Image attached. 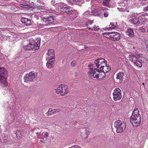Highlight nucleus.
<instances>
[{"label": "nucleus", "mask_w": 148, "mask_h": 148, "mask_svg": "<svg viewBox=\"0 0 148 148\" xmlns=\"http://www.w3.org/2000/svg\"><path fill=\"white\" fill-rule=\"evenodd\" d=\"M131 21L133 24H136L140 23V21L138 17L135 16V14H134L132 17Z\"/></svg>", "instance_id": "nucleus-17"}, {"label": "nucleus", "mask_w": 148, "mask_h": 148, "mask_svg": "<svg viewBox=\"0 0 148 148\" xmlns=\"http://www.w3.org/2000/svg\"><path fill=\"white\" fill-rule=\"evenodd\" d=\"M47 60H48L46 63L47 66L49 69H51L53 67L54 64L53 61H54V59H49Z\"/></svg>", "instance_id": "nucleus-18"}, {"label": "nucleus", "mask_w": 148, "mask_h": 148, "mask_svg": "<svg viewBox=\"0 0 148 148\" xmlns=\"http://www.w3.org/2000/svg\"><path fill=\"white\" fill-rule=\"evenodd\" d=\"M21 22L25 24L26 25L29 26L31 24V21L30 20L27 18H22L21 20Z\"/></svg>", "instance_id": "nucleus-19"}, {"label": "nucleus", "mask_w": 148, "mask_h": 148, "mask_svg": "<svg viewBox=\"0 0 148 148\" xmlns=\"http://www.w3.org/2000/svg\"><path fill=\"white\" fill-rule=\"evenodd\" d=\"M88 69L89 71L88 72V77L92 79L96 78L97 79H98L99 77L98 73L99 69L96 68L94 69L92 68H88Z\"/></svg>", "instance_id": "nucleus-6"}, {"label": "nucleus", "mask_w": 148, "mask_h": 148, "mask_svg": "<svg viewBox=\"0 0 148 148\" xmlns=\"http://www.w3.org/2000/svg\"><path fill=\"white\" fill-rule=\"evenodd\" d=\"M112 33V32H105L103 33V36L110 40V38H111L110 35H111Z\"/></svg>", "instance_id": "nucleus-27"}, {"label": "nucleus", "mask_w": 148, "mask_h": 148, "mask_svg": "<svg viewBox=\"0 0 148 148\" xmlns=\"http://www.w3.org/2000/svg\"><path fill=\"white\" fill-rule=\"evenodd\" d=\"M144 83H143L142 84L143 85H144Z\"/></svg>", "instance_id": "nucleus-54"}, {"label": "nucleus", "mask_w": 148, "mask_h": 148, "mask_svg": "<svg viewBox=\"0 0 148 148\" xmlns=\"http://www.w3.org/2000/svg\"><path fill=\"white\" fill-rule=\"evenodd\" d=\"M88 67H89V68H91V67H93V64L91 63L89 64L88 65Z\"/></svg>", "instance_id": "nucleus-48"}, {"label": "nucleus", "mask_w": 148, "mask_h": 148, "mask_svg": "<svg viewBox=\"0 0 148 148\" xmlns=\"http://www.w3.org/2000/svg\"><path fill=\"white\" fill-rule=\"evenodd\" d=\"M126 1H125L120 3L119 7L118 8V9L119 11H125L126 8Z\"/></svg>", "instance_id": "nucleus-15"}, {"label": "nucleus", "mask_w": 148, "mask_h": 148, "mask_svg": "<svg viewBox=\"0 0 148 148\" xmlns=\"http://www.w3.org/2000/svg\"><path fill=\"white\" fill-rule=\"evenodd\" d=\"M2 58L0 56V58Z\"/></svg>", "instance_id": "nucleus-53"}, {"label": "nucleus", "mask_w": 148, "mask_h": 148, "mask_svg": "<svg viewBox=\"0 0 148 148\" xmlns=\"http://www.w3.org/2000/svg\"><path fill=\"white\" fill-rule=\"evenodd\" d=\"M43 23L46 25H50L53 23L54 19L53 17L51 16H46L43 17L42 19Z\"/></svg>", "instance_id": "nucleus-12"}, {"label": "nucleus", "mask_w": 148, "mask_h": 148, "mask_svg": "<svg viewBox=\"0 0 148 148\" xmlns=\"http://www.w3.org/2000/svg\"><path fill=\"white\" fill-rule=\"evenodd\" d=\"M129 60L132 61L134 64L137 66V64L138 63L137 56H136L132 55H130L129 56Z\"/></svg>", "instance_id": "nucleus-16"}, {"label": "nucleus", "mask_w": 148, "mask_h": 148, "mask_svg": "<svg viewBox=\"0 0 148 148\" xmlns=\"http://www.w3.org/2000/svg\"><path fill=\"white\" fill-rule=\"evenodd\" d=\"M34 1L38 5L40 6H42L43 3H42V2L40 0H34Z\"/></svg>", "instance_id": "nucleus-32"}, {"label": "nucleus", "mask_w": 148, "mask_h": 148, "mask_svg": "<svg viewBox=\"0 0 148 148\" xmlns=\"http://www.w3.org/2000/svg\"><path fill=\"white\" fill-rule=\"evenodd\" d=\"M54 59L55 53H54V50L51 49H49L48 50L47 56L46 58V59Z\"/></svg>", "instance_id": "nucleus-14"}, {"label": "nucleus", "mask_w": 148, "mask_h": 148, "mask_svg": "<svg viewBox=\"0 0 148 148\" xmlns=\"http://www.w3.org/2000/svg\"><path fill=\"white\" fill-rule=\"evenodd\" d=\"M76 64V63L74 61L71 63V65L72 66H74Z\"/></svg>", "instance_id": "nucleus-43"}, {"label": "nucleus", "mask_w": 148, "mask_h": 148, "mask_svg": "<svg viewBox=\"0 0 148 148\" xmlns=\"http://www.w3.org/2000/svg\"><path fill=\"white\" fill-rule=\"evenodd\" d=\"M97 27H98V26L97 27L96 25H95L94 27H88V28L90 30L95 31H98L99 30L100 28Z\"/></svg>", "instance_id": "nucleus-31"}, {"label": "nucleus", "mask_w": 148, "mask_h": 148, "mask_svg": "<svg viewBox=\"0 0 148 148\" xmlns=\"http://www.w3.org/2000/svg\"><path fill=\"white\" fill-rule=\"evenodd\" d=\"M68 148H82L81 147L78 145H74L71 147Z\"/></svg>", "instance_id": "nucleus-38"}, {"label": "nucleus", "mask_w": 148, "mask_h": 148, "mask_svg": "<svg viewBox=\"0 0 148 148\" xmlns=\"http://www.w3.org/2000/svg\"><path fill=\"white\" fill-rule=\"evenodd\" d=\"M45 25H45V23L43 24H40L38 25V27L40 28H42L44 27Z\"/></svg>", "instance_id": "nucleus-42"}, {"label": "nucleus", "mask_w": 148, "mask_h": 148, "mask_svg": "<svg viewBox=\"0 0 148 148\" xmlns=\"http://www.w3.org/2000/svg\"><path fill=\"white\" fill-rule=\"evenodd\" d=\"M97 60L99 61L100 62H101L103 64H104V65L106 64L107 62L103 58H100L97 59Z\"/></svg>", "instance_id": "nucleus-33"}, {"label": "nucleus", "mask_w": 148, "mask_h": 148, "mask_svg": "<svg viewBox=\"0 0 148 148\" xmlns=\"http://www.w3.org/2000/svg\"><path fill=\"white\" fill-rule=\"evenodd\" d=\"M145 31V29L144 28H143L142 29L143 32H144Z\"/></svg>", "instance_id": "nucleus-51"}, {"label": "nucleus", "mask_w": 148, "mask_h": 148, "mask_svg": "<svg viewBox=\"0 0 148 148\" xmlns=\"http://www.w3.org/2000/svg\"><path fill=\"white\" fill-rule=\"evenodd\" d=\"M147 32H148V30H147Z\"/></svg>", "instance_id": "nucleus-57"}, {"label": "nucleus", "mask_w": 148, "mask_h": 148, "mask_svg": "<svg viewBox=\"0 0 148 148\" xmlns=\"http://www.w3.org/2000/svg\"><path fill=\"white\" fill-rule=\"evenodd\" d=\"M51 3L52 5H53V6H54V7H55L56 8V6L55 4H58V3H56V2L54 0H52L51 2Z\"/></svg>", "instance_id": "nucleus-40"}, {"label": "nucleus", "mask_w": 148, "mask_h": 148, "mask_svg": "<svg viewBox=\"0 0 148 148\" xmlns=\"http://www.w3.org/2000/svg\"><path fill=\"white\" fill-rule=\"evenodd\" d=\"M127 34L130 36L133 37L134 35V33L132 29H128L127 32Z\"/></svg>", "instance_id": "nucleus-26"}, {"label": "nucleus", "mask_w": 148, "mask_h": 148, "mask_svg": "<svg viewBox=\"0 0 148 148\" xmlns=\"http://www.w3.org/2000/svg\"><path fill=\"white\" fill-rule=\"evenodd\" d=\"M56 92L59 95L63 96L69 92V89L67 86L61 84L55 89Z\"/></svg>", "instance_id": "nucleus-4"}, {"label": "nucleus", "mask_w": 148, "mask_h": 148, "mask_svg": "<svg viewBox=\"0 0 148 148\" xmlns=\"http://www.w3.org/2000/svg\"><path fill=\"white\" fill-rule=\"evenodd\" d=\"M51 110H52L51 109H50V108L48 110V111L46 114V115L47 116H49L51 115Z\"/></svg>", "instance_id": "nucleus-37"}, {"label": "nucleus", "mask_w": 148, "mask_h": 148, "mask_svg": "<svg viewBox=\"0 0 148 148\" xmlns=\"http://www.w3.org/2000/svg\"><path fill=\"white\" fill-rule=\"evenodd\" d=\"M95 64H96V65L97 67L98 68H100L101 65H102V64H102V63L100 62L98 60H97V59L95 61Z\"/></svg>", "instance_id": "nucleus-29"}, {"label": "nucleus", "mask_w": 148, "mask_h": 148, "mask_svg": "<svg viewBox=\"0 0 148 148\" xmlns=\"http://www.w3.org/2000/svg\"><path fill=\"white\" fill-rule=\"evenodd\" d=\"M66 13L68 14H76L77 13V11L75 10H70L69 8L68 10H66Z\"/></svg>", "instance_id": "nucleus-22"}, {"label": "nucleus", "mask_w": 148, "mask_h": 148, "mask_svg": "<svg viewBox=\"0 0 148 148\" xmlns=\"http://www.w3.org/2000/svg\"><path fill=\"white\" fill-rule=\"evenodd\" d=\"M105 66L103 65H101L100 67V71L102 72L103 74V76L102 78H104L106 75V73L109 72L111 69V68L108 66L107 64H106Z\"/></svg>", "instance_id": "nucleus-10"}, {"label": "nucleus", "mask_w": 148, "mask_h": 148, "mask_svg": "<svg viewBox=\"0 0 148 148\" xmlns=\"http://www.w3.org/2000/svg\"><path fill=\"white\" fill-rule=\"evenodd\" d=\"M37 134H39V133L38 132L37 133Z\"/></svg>", "instance_id": "nucleus-56"}, {"label": "nucleus", "mask_w": 148, "mask_h": 148, "mask_svg": "<svg viewBox=\"0 0 148 148\" xmlns=\"http://www.w3.org/2000/svg\"><path fill=\"white\" fill-rule=\"evenodd\" d=\"M141 117L139 111L137 108L134 110L132 116L130 117V121L132 125L135 127L140 125Z\"/></svg>", "instance_id": "nucleus-1"}, {"label": "nucleus", "mask_w": 148, "mask_h": 148, "mask_svg": "<svg viewBox=\"0 0 148 148\" xmlns=\"http://www.w3.org/2000/svg\"><path fill=\"white\" fill-rule=\"evenodd\" d=\"M40 38H38L36 40V42L34 40H32L30 42L31 49L33 51H36L39 49L40 45Z\"/></svg>", "instance_id": "nucleus-7"}, {"label": "nucleus", "mask_w": 148, "mask_h": 148, "mask_svg": "<svg viewBox=\"0 0 148 148\" xmlns=\"http://www.w3.org/2000/svg\"><path fill=\"white\" fill-rule=\"evenodd\" d=\"M42 134V136H43V138H44L45 137V138H46L49 136V134L48 133L46 132H43Z\"/></svg>", "instance_id": "nucleus-36"}, {"label": "nucleus", "mask_w": 148, "mask_h": 148, "mask_svg": "<svg viewBox=\"0 0 148 148\" xmlns=\"http://www.w3.org/2000/svg\"><path fill=\"white\" fill-rule=\"evenodd\" d=\"M85 131H86V136L85 138L86 139V138H88V136L89 135V134H90L89 130V129L88 128H86V129Z\"/></svg>", "instance_id": "nucleus-35"}, {"label": "nucleus", "mask_w": 148, "mask_h": 148, "mask_svg": "<svg viewBox=\"0 0 148 148\" xmlns=\"http://www.w3.org/2000/svg\"><path fill=\"white\" fill-rule=\"evenodd\" d=\"M93 20H92V21H91L90 22H88V24H89L91 25L93 23Z\"/></svg>", "instance_id": "nucleus-50"}, {"label": "nucleus", "mask_w": 148, "mask_h": 148, "mask_svg": "<svg viewBox=\"0 0 148 148\" xmlns=\"http://www.w3.org/2000/svg\"><path fill=\"white\" fill-rule=\"evenodd\" d=\"M146 13V16L147 17H145V18L146 21H148V14L147 13Z\"/></svg>", "instance_id": "nucleus-46"}, {"label": "nucleus", "mask_w": 148, "mask_h": 148, "mask_svg": "<svg viewBox=\"0 0 148 148\" xmlns=\"http://www.w3.org/2000/svg\"><path fill=\"white\" fill-rule=\"evenodd\" d=\"M103 5H104L108 6V2L107 0H105L103 2Z\"/></svg>", "instance_id": "nucleus-39"}, {"label": "nucleus", "mask_w": 148, "mask_h": 148, "mask_svg": "<svg viewBox=\"0 0 148 148\" xmlns=\"http://www.w3.org/2000/svg\"><path fill=\"white\" fill-rule=\"evenodd\" d=\"M37 74L32 71L29 73L26 74L24 77V82L26 83H29L33 81L37 77Z\"/></svg>", "instance_id": "nucleus-5"}, {"label": "nucleus", "mask_w": 148, "mask_h": 148, "mask_svg": "<svg viewBox=\"0 0 148 148\" xmlns=\"http://www.w3.org/2000/svg\"><path fill=\"white\" fill-rule=\"evenodd\" d=\"M108 15V13L107 12H105L104 14V16L105 17H107Z\"/></svg>", "instance_id": "nucleus-45"}, {"label": "nucleus", "mask_w": 148, "mask_h": 148, "mask_svg": "<svg viewBox=\"0 0 148 148\" xmlns=\"http://www.w3.org/2000/svg\"><path fill=\"white\" fill-rule=\"evenodd\" d=\"M139 0L140 1H145L147 0Z\"/></svg>", "instance_id": "nucleus-52"}, {"label": "nucleus", "mask_w": 148, "mask_h": 148, "mask_svg": "<svg viewBox=\"0 0 148 148\" xmlns=\"http://www.w3.org/2000/svg\"><path fill=\"white\" fill-rule=\"evenodd\" d=\"M8 76L7 72L5 69L4 67H0V86L5 87L7 86L6 78Z\"/></svg>", "instance_id": "nucleus-2"}, {"label": "nucleus", "mask_w": 148, "mask_h": 148, "mask_svg": "<svg viewBox=\"0 0 148 148\" xmlns=\"http://www.w3.org/2000/svg\"><path fill=\"white\" fill-rule=\"evenodd\" d=\"M124 73L123 72H120L117 74L116 78L119 80L120 82H121L123 79Z\"/></svg>", "instance_id": "nucleus-20"}, {"label": "nucleus", "mask_w": 148, "mask_h": 148, "mask_svg": "<svg viewBox=\"0 0 148 148\" xmlns=\"http://www.w3.org/2000/svg\"><path fill=\"white\" fill-rule=\"evenodd\" d=\"M99 73H98L100 75H99V79H97L98 80H100L101 79H102L103 78H102L103 76V74L102 73V72L101 71H100L99 70Z\"/></svg>", "instance_id": "nucleus-34"}, {"label": "nucleus", "mask_w": 148, "mask_h": 148, "mask_svg": "<svg viewBox=\"0 0 148 148\" xmlns=\"http://www.w3.org/2000/svg\"><path fill=\"white\" fill-rule=\"evenodd\" d=\"M113 99L115 101H117L121 99L122 97L121 91L119 88H116L113 93Z\"/></svg>", "instance_id": "nucleus-8"}, {"label": "nucleus", "mask_w": 148, "mask_h": 148, "mask_svg": "<svg viewBox=\"0 0 148 148\" xmlns=\"http://www.w3.org/2000/svg\"><path fill=\"white\" fill-rule=\"evenodd\" d=\"M23 48L24 50L26 51L30 50H32L30 43H29V44H28L26 45Z\"/></svg>", "instance_id": "nucleus-30"}, {"label": "nucleus", "mask_w": 148, "mask_h": 148, "mask_svg": "<svg viewBox=\"0 0 148 148\" xmlns=\"http://www.w3.org/2000/svg\"><path fill=\"white\" fill-rule=\"evenodd\" d=\"M138 63L137 64V66L141 67L142 66V63L145 62L146 61V59L144 56L143 54H139L137 56Z\"/></svg>", "instance_id": "nucleus-11"}, {"label": "nucleus", "mask_w": 148, "mask_h": 148, "mask_svg": "<svg viewBox=\"0 0 148 148\" xmlns=\"http://www.w3.org/2000/svg\"><path fill=\"white\" fill-rule=\"evenodd\" d=\"M56 7L58 9H60V11L62 12H66L69 8L67 6V5L62 2L58 3L55 5Z\"/></svg>", "instance_id": "nucleus-9"}, {"label": "nucleus", "mask_w": 148, "mask_h": 148, "mask_svg": "<svg viewBox=\"0 0 148 148\" xmlns=\"http://www.w3.org/2000/svg\"><path fill=\"white\" fill-rule=\"evenodd\" d=\"M93 15L95 16H98L99 14H97V13H94V14L92 12L90 13L89 11H88L86 12H85V13H84L83 14V16H85V17H86L87 16H86L87 15Z\"/></svg>", "instance_id": "nucleus-23"}, {"label": "nucleus", "mask_w": 148, "mask_h": 148, "mask_svg": "<svg viewBox=\"0 0 148 148\" xmlns=\"http://www.w3.org/2000/svg\"><path fill=\"white\" fill-rule=\"evenodd\" d=\"M20 5L21 7L25 8H27L28 7V5L25 4H21Z\"/></svg>", "instance_id": "nucleus-41"}, {"label": "nucleus", "mask_w": 148, "mask_h": 148, "mask_svg": "<svg viewBox=\"0 0 148 148\" xmlns=\"http://www.w3.org/2000/svg\"><path fill=\"white\" fill-rule=\"evenodd\" d=\"M109 27L108 28H105L106 29H114L115 28H117L118 27V25H115L113 23H111Z\"/></svg>", "instance_id": "nucleus-25"}, {"label": "nucleus", "mask_w": 148, "mask_h": 148, "mask_svg": "<svg viewBox=\"0 0 148 148\" xmlns=\"http://www.w3.org/2000/svg\"><path fill=\"white\" fill-rule=\"evenodd\" d=\"M144 11L148 10V6L145 8L144 9Z\"/></svg>", "instance_id": "nucleus-49"}, {"label": "nucleus", "mask_w": 148, "mask_h": 148, "mask_svg": "<svg viewBox=\"0 0 148 148\" xmlns=\"http://www.w3.org/2000/svg\"><path fill=\"white\" fill-rule=\"evenodd\" d=\"M44 138H42L41 137V138L40 139V141L41 142V143H43L44 142Z\"/></svg>", "instance_id": "nucleus-47"}, {"label": "nucleus", "mask_w": 148, "mask_h": 148, "mask_svg": "<svg viewBox=\"0 0 148 148\" xmlns=\"http://www.w3.org/2000/svg\"><path fill=\"white\" fill-rule=\"evenodd\" d=\"M114 126L117 133L122 132L126 128L125 123L120 120L115 121L114 123Z\"/></svg>", "instance_id": "nucleus-3"}, {"label": "nucleus", "mask_w": 148, "mask_h": 148, "mask_svg": "<svg viewBox=\"0 0 148 148\" xmlns=\"http://www.w3.org/2000/svg\"><path fill=\"white\" fill-rule=\"evenodd\" d=\"M110 40L115 41H119L121 38V35L120 33L116 32H112Z\"/></svg>", "instance_id": "nucleus-13"}, {"label": "nucleus", "mask_w": 148, "mask_h": 148, "mask_svg": "<svg viewBox=\"0 0 148 148\" xmlns=\"http://www.w3.org/2000/svg\"><path fill=\"white\" fill-rule=\"evenodd\" d=\"M81 136H82V137H84V136H83V135H81Z\"/></svg>", "instance_id": "nucleus-55"}, {"label": "nucleus", "mask_w": 148, "mask_h": 148, "mask_svg": "<svg viewBox=\"0 0 148 148\" xmlns=\"http://www.w3.org/2000/svg\"><path fill=\"white\" fill-rule=\"evenodd\" d=\"M73 1L75 2H80L82 3L83 2V0H73Z\"/></svg>", "instance_id": "nucleus-44"}, {"label": "nucleus", "mask_w": 148, "mask_h": 148, "mask_svg": "<svg viewBox=\"0 0 148 148\" xmlns=\"http://www.w3.org/2000/svg\"><path fill=\"white\" fill-rule=\"evenodd\" d=\"M60 111V109H55L53 110H52L51 111V115L57 114Z\"/></svg>", "instance_id": "nucleus-28"}, {"label": "nucleus", "mask_w": 148, "mask_h": 148, "mask_svg": "<svg viewBox=\"0 0 148 148\" xmlns=\"http://www.w3.org/2000/svg\"><path fill=\"white\" fill-rule=\"evenodd\" d=\"M14 134H16V136L17 138L21 137L22 134L20 131L16 130L13 131Z\"/></svg>", "instance_id": "nucleus-24"}, {"label": "nucleus", "mask_w": 148, "mask_h": 148, "mask_svg": "<svg viewBox=\"0 0 148 148\" xmlns=\"http://www.w3.org/2000/svg\"><path fill=\"white\" fill-rule=\"evenodd\" d=\"M146 13H142L140 14V15L138 17L139 20L143 22L146 21L145 18V17H147Z\"/></svg>", "instance_id": "nucleus-21"}]
</instances>
